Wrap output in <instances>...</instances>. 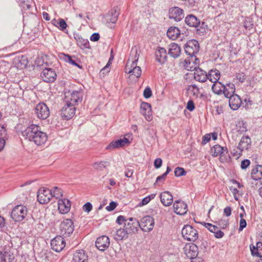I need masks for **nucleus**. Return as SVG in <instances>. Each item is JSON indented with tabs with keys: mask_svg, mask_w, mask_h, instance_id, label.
<instances>
[{
	"mask_svg": "<svg viewBox=\"0 0 262 262\" xmlns=\"http://www.w3.org/2000/svg\"><path fill=\"white\" fill-rule=\"evenodd\" d=\"M22 136L29 141L34 142L37 146L44 144L48 140L46 133L40 130V127L35 124H31L21 132Z\"/></svg>",
	"mask_w": 262,
	"mask_h": 262,
	"instance_id": "nucleus-1",
	"label": "nucleus"
},
{
	"mask_svg": "<svg viewBox=\"0 0 262 262\" xmlns=\"http://www.w3.org/2000/svg\"><path fill=\"white\" fill-rule=\"evenodd\" d=\"M199 61H193L191 63L189 61L187 63L186 68L188 70L194 71L193 73L194 79L200 82L203 83L208 79V76L206 72L199 67Z\"/></svg>",
	"mask_w": 262,
	"mask_h": 262,
	"instance_id": "nucleus-2",
	"label": "nucleus"
},
{
	"mask_svg": "<svg viewBox=\"0 0 262 262\" xmlns=\"http://www.w3.org/2000/svg\"><path fill=\"white\" fill-rule=\"evenodd\" d=\"M132 53H134V57L132 59V61L129 67L128 62H127L126 67L125 68V72L129 74L130 75H134L137 78H139L141 76L142 72L141 68L137 66L139 55L138 54L136 49L134 52L133 50H132Z\"/></svg>",
	"mask_w": 262,
	"mask_h": 262,
	"instance_id": "nucleus-3",
	"label": "nucleus"
},
{
	"mask_svg": "<svg viewBox=\"0 0 262 262\" xmlns=\"http://www.w3.org/2000/svg\"><path fill=\"white\" fill-rule=\"evenodd\" d=\"M200 49V45L198 41L195 39H191L188 40L184 46V50L186 54L190 56L191 58L194 57V61H199V59L196 57L195 55L199 52Z\"/></svg>",
	"mask_w": 262,
	"mask_h": 262,
	"instance_id": "nucleus-4",
	"label": "nucleus"
},
{
	"mask_svg": "<svg viewBox=\"0 0 262 262\" xmlns=\"http://www.w3.org/2000/svg\"><path fill=\"white\" fill-rule=\"evenodd\" d=\"M27 213V208L25 206L19 205L12 209L11 217L15 222H21L25 219Z\"/></svg>",
	"mask_w": 262,
	"mask_h": 262,
	"instance_id": "nucleus-5",
	"label": "nucleus"
},
{
	"mask_svg": "<svg viewBox=\"0 0 262 262\" xmlns=\"http://www.w3.org/2000/svg\"><path fill=\"white\" fill-rule=\"evenodd\" d=\"M211 151L213 157L220 156L219 160L221 162L224 163L227 161L229 156L227 147H224L216 144L211 148Z\"/></svg>",
	"mask_w": 262,
	"mask_h": 262,
	"instance_id": "nucleus-6",
	"label": "nucleus"
},
{
	"mask_svg": "<svg viewBox=\"0 0 262 262\" xmlns=\"http://www.w3.org/2000/svg\"><path fill=\"white\" fill-rule=\"evenodd\" d=\"M182 235L185 239L195 242L199 237L198 231L192 226L186 225L182 229Z\"/></svg>",
	"mask_w": 262,
	"mask_h": 262,
	"instance_id": "nucleus-7",
	"label": "nucleus"
},
{
	"mask_svg": "<svg viewBox=\"0 0 262 262\" xmlns=\"http://www.w3.org/2000/svg\"><path fill=\"white\" fill-rule=\"evenodd\" d=\"M74 223L71 219L64 220L60 225L61 234L65 237L69 236L74 231Z\"/></svg>",
	"mask_w": 262,
	"mask_h": 262,
	"instance_id": "nucleus-8",
	"label": "nucleus"
},
{
	"mask_svg": "<svg viewBox=\"0 0 262 262\" xmlns=\"http://www.w3.org/2000/svg\"><path fill=\"white\" fill-rule=\"evenodd\" d=\"M37 201L41 204H45L50 202L52 198L50 189L45 187L40 188L37 192Z\"/></svg>",
	"mask_w": 262,
	"mask_h": 262,
	"instance_id": "nucleus-9",
	"label": "nucleus"
},
{
	"mask_svg": "<svg viewBox=\"0 0 262 262\" xmlns=\"http://www.w3.org/2000/svg\"><path fill=\"white\" fill-rule=\"evenodd\" d=\"M35 113L37 117L42 120L48 118L50 115V110L48 106L43 102L37 104L35 108Z\"/></svg>",
	"mask_w": 262,
	"mask_h": 262,
	"instance_id": "nucleus-10",
	"label": "nucleus"
},
{
	"mask_svg": "<svg viewBox=\"0 0 262 262\" xmlns=\"http://www.w3.org/2000/svg\"><path fill=\"white\" fill-rule=\"evenodd\" d=\"M139 227L144 232H149L152 230L154 225L155 220L150 215L144 216L140 222Z\"/></svg>",
	"mask_w": 262,
	"mask_h": 262,
	"instance_id": "nucleus-11",
	"label": "nucleus"
},
{
	"mask_svg": "<svg viewBox=\"0 0 262 262\" xmlns=\"http://www.w3.org/2000/svg\"><path fill=\"white\" fill-rule=\"evenodd\" d=\"M51 246L52 250L55 252H59L65 247L66 241L61 236H56L51 240Z\"/></svg>",
	"mask_w": 262,
	"mask_h": 262,
	"instance_id": "nucleus-12",
	"label": "nucleus"
},
{
	"mask_svg": "<svg viewBox=\"0 0 262 262\" xmlns=\"http://www.w3.org/2000/svg\"><path fill=\"white\" fill-rule=\"evenodd\" d=\"M42 80L46 82H53L56 79V72L51 68H45L40 74Z\"/></svg>",
	"mask_w": 262,
	"mask_h": 262,
	"instance_id": "nucleus-13",
	"label": "nucleus"
},
{
	"mask_svg": "<svg viewBox=\"0 0 262 262\" xmlns=\"http://www.w3.org/2000/svg\"><path fill=\"white\" fill-rule=\"evenodd\" d=\"M184 251L186 256L191 259H196L198 254V247L193 243L187 244L184 248Z\"/></svg>",
	"mask_w": 262,
	"mask_h": 262,
	"instance_id": "nucleus-14",
	"label": "nucleus"
},
{
	"mask_svg": "<svg viewBox=\"0 0 262 262\" xmlns=\"http://www.w3.org/2000/svg\"><path fill=\"white\" fill-rule=\"evenodd\" d=\"M76 108L75 105L71 104L70 102H67L63 107L61 115L66 120L71 119L75 114Z\"/></svg>",
	"mask_w": 262,
	"mask_h": 262,
	"instance_id": "nucleus-15",
	"label": "nucleus"
},
{
	"mask_svg": "<svg viewBox=\"0 0 262 262\" xmlns=\"http://www.w3.org/2000/svg\"><path fill=\"white\" fill-rule=\"evenodd\" d=\"M168 15L170 19H173L176 21L181 20L184 16L183 10L178 7L171 8L169 10Z\"/></svg>",
	"mask_w": 262,
	"mask_h": 262,
	"instance_id": "nucleus-16",
	"label": "nucleus"
},
{
	"mask_svg": "<svg viewBox=\"0 0 262 262\" xmlns=\"http://www.w3.org/2000/svg\"><path fill=\"white\" fill-rule=\"evenodd\" d=\"M140 222L134 217H129L127 223H125L124 227L130 234L136 233L140 226Z\"/></svg>",
	"mask_w": 262,
	"mask_h": 262,
	"instance_id": "nucleus-17",
	"label": "nucleus"
},
{
	"mask_svg": "<svg viewBox=\"0 0 262 262\" xmlns=\"http://www.w3.org/2000/svg\"><path fill=\"white\" fill-rule=\"evenodd\" d=\"M110 245V238L105 235L98 237L95 242L96 247L100 250L104 251L107 249Z\"/></svg>",
	"mask_w": 262,
	"mask_h": 262,
	"instance_id": "nucleus-18",
	"label": "nucleus"
},
{
	"mask_svg": "<svg viewBox=\"0 0 262 262\" xmlns=\"http://www.w3.org/2000/svg\"><path fill=\"white\" fill-rule=\"evenodd\" d=\"M140 113L144 116L145 119L150 121L152 119L151 107L149 103L142 102L140 105Z\"/></svg>",
	"mask_w": 262,
	"mask_h": 262,
	"instance_id": "nucleus-19",
	"label": "nucleus"
},
{
	"mask_svg": "<svg viewBox=\"0 0 262 262\" xmlns=\"http://www.w3.org/2000/svg\"><path fill=\"white\" fill-rule=\"evenodd\" d=\"M71 206V202L67 199H59L58 202V209L60 213L66 214L69 212Z\"/></svg>",
	"mask_w": 262,
	"mask_h": 262,
	"instance_id": "nucleus-20",
	"label": "nucleus"
},
{
	"mask_svg": "<svg viewBox=\"0 0 262 262\" xmlns=\"http://www.w3.org/2000/svg\"><path fill=\"white\" fill-rule=\"evenodd\" d=\"M82 101V95L80 92L73 91L70 96L66 95V102H70L71 104L75 105L79 102Z\"/></svg>",
	"mask_w": 262,
	"mask_h": 262,
	"instance_id": "nucleus-21",
	"label": "nucleus"
},
{
	"mask_svg": "<svg viewBox=\"0 0 262 262\" xmlns=\"http://www.w3.org/2000/svg\"><path fill=\"white\" fill-rule=\"evenodd\" d=\"M174 212L179 215H184L188 211L187 205L183 201H176L173 204Z\"/></svg>",
	"mask_w": 262,
	"mask_h": 262,
	"instance_id": "nucleus-22",
	"label": "nucleus"
},
{
	"mask_svg": "<svg viewBox=\"0 0 262 262\" xmlns=\"http://www.w3.org/2000/svg\"><path fill=\"white\" fill-rule=\"evenodd\" d=\"M242 103V100L238 95L234 94L230 96L229 104L232 110H237L241 106Z\"/></svg>",
	"mask_w": 262,
	"mask_h": 262,
	"instance_id": "nucleus-23",
	"label": "nucleus"
},
{
	"mask_svg": "<svg viewBox=\"0 0 262 262\" xmlns=\"http://www.w3.org/2000/svg\"><path fill=\"white\" fill-rule=\"evenodd\" d=\"M129 143L128 139L123 138V139H118L112 142L106 147L107 149H112L115 148H118L123 147L125 144Z\"/></svg>",
	"mask_w": 262,
	"mask_h": 262,
	"instance_id": "nucleus-24",
	"label": "nucleus"
},
{
	"mask_svg": "<svg viewBox=\"0 0 262 262\" xmlns=\"http://www.w3.org/2000/svg\"><path fill=\"white\" fill-rule=\"evenodd\" d=\"M156 60L160 64H163L167 59V52L165 48L159 47L155 52Z\"/></svg>",
	"mask_w": 262,
	"mask_h": 262,
	"instance_id": "nucleus-25",
	"label": "nucleus"
},
{
	"mask_svg": "<svg viewBox=\"0 0 262 262\" xmlns=\"http://www.w3.org/2000/svg\"><path fill=\"white\" fill-rule=\"evenodd\" d=\"M160 198L161 203L165 206H169L172 203L173 196L168 191L162 192L160 195Z\"/></svg>",
	"mask_w": 262,
	"mask_h": 262,
	"instance_id": "nucleus-26",
	"label": "nucleus"
},
{
	"mask_svg": "<svg viewBox=\"0 0 262 262\" xmlns=\"http://www.w3.org/2000/svg\"><path fill=\"white\" fill-rule=\"evenodd\" d=\"M74 38L76 40L77 45L82 49L89 48V41L87 39H84L78 33H74Z\"/></svg>",
	"mask_w": 262,
	"mask_h": 262,
	"instance_id": "nucleus-27",
	"label": "nucleus"
},
{
	"mask_svg": "<svg viewBox=\"0 0 262 262\" xmlns=\"http://www.w3.org/2000/svg\"><path fill=\"white\" fill-rule=\"evenodd\" d=\"M73 260L74 262H88V257L84 251L79 250L74 253Z\"/></svg>",
	"mask_w": 262,
	"mask_h": 262,
	"instance_id": "nucleus-28",
	"label": "nucleus"
},
{
	"mask_svg": "<svg viewBox=\"0 0 262 262\" xmlns=\"http://www.w3.org/2000/svg\"><path fill=\"white\" fill-rule=\"evenodd\" d=\"M185 23L190 27L197 28L200 25V20L192 14L188 15L185 18Z\"/></svg>",
	"mask_w": 262,
	"mask_h": 262,
	"instance_id": "nucleus-29",
	"label": "nucleus"
},
{
	"mask_svg": "<svg viewBox=\"0 0 262 262\" xmlns=\"http://www.w3.org/2000/svg\"><path fill=\"white\" fill-rule=\"evenodd\" d=\"M251 140L249 136L243 137L238 144L237 148L242 152L248 150L251 147Z\"/></svg>",
	"mask_w": 262,
	"mask_h": 262,
	"instance_id": "nucleus-30",
	"label": "nucleus"
},
{
	"mask_svg": "<svg viewBox=\"0 0 262 262\" xmlns=\"http://www.w3.org/2000/svg\"><path fill=\"white\" fill-rule=\"evenodd\" d=\"M250 249L251 254L253 256L261 257H262V243L258 242L256 245H250Z\"/></svg>",
	"mask_w": 262,
	"mask_h": 262,
	"instance_id": "nucleus-31",
	"label": "nucleus"
},
{
	"mask_svg": "<svg viewBox=\"0 0 262 262\" xmlns=\"http://www.w3.org/2000/svg\"><path fill=\"white\" fill-rule=\"evenodd\" d=\"M181 53V49L179 46L176 43H172L169 46L168 54L172 57L176 58L179 57Z\"/></svg>",
	"mask_w": 262,
	"mask_h": 262,
	"instance_id": "nucleus-32",
	"label": "nucleus"
},
{
	"mask_svg": "<svg viewBox=\"0 0 262 262\" xmlns=\"http://www.w3.org/2000/svg\"><path fill=\"white\" fill-rule=\"evenodd\" d=\"M251 178L255 181L262 179V165H257L251 170Z\"/></svg>",
	"mask_w": 262,
	"mask_h": 262,
	"instance_id": "nucleus-33",
	"label": "nucleus"
},
{
	"mask_svg": "<svg viewBox=\"0 0 262 262\" xmlns=\"http://www.w3.org/2000/svg\"><path fill=\"white\" fill-rule=\"evenodd\" d=\"M130 233L128 232V230L126 228L124 229L120 228L116 231V233L114 236V238L116 241H122L124 239H126L128 237V235Z\"/></svg>",
	"mask_w": 262,
	"mask_h": 262,
	"instance_id": "nucleus-34",
	"label": "nucleus"
},
{
	"mask_svg": "<svg viewBox=\"0 0 262 262\" xmlns=\"http://www.w3.org/2000/svg\"><path fill=\"white\" fill-rule=\"evenodd\" d=\"M180 30L176 27H170L167 31V36L172 40L177 39L180 36Z\"/></svg>",
	"mask_w": 262,
	"mask_h": 262,
	"instance_id": "nucleus-35",
	"label": "nucleus"
},
{
	"mask_svg": "<svg viewBox=\"0 0 262 262\" xmlns=\"http://www.w3.org/2000/svg\"><path fill=\"white\" fill-rule=\"evenodd\" d=\"M208 79L211 82L219 81L220 78L221 73L217 69L211 70L207 74Z\"/></svg>",
	"mask_w": 262,
	"mask_h": 262,
	"instance_id": "nucleus-36",
	"label": "nucleus"
},
{
	"mask_svg": "<svg viewBox=\"0 0 262 262\" xmlns=\"http://www.w3.org/2000/svg\"><path fill=\"white\" fill-rule=\"evenodd\" d=\"M212 85V92L217 95H221L223 88H225V85L219 81L213 82Z\"/></svg>",
	"mask_w": 262,
	"mask_h": 262,
	"instance_id": "nucleus-37",
	"label": "nucleus"
},
{
	"mask_svg": "<svg viewBox=\"0 0 262 262\" xmlns=\"http://www.w3.org/2000/svg\"><path fill=\"white\" fill-rule=\"evenodd\" d=\"M14 256L7 252H0V262H13Z\"/></svg>",
	"mask_w": 262,
	"mask_h": 262,
	"instance_id": "nucleus-38",
	"label": "nucleus"
},
{
	"mask_svg": "<svg viewBox=\"0 0 262 262\" xmlns=\"http://www.w3.org/2000/svg\"><path fill=\"white\" fill-rule=\"evenodd\" d=\"M108 165L109 163L107 161L96 162L93 164L94 168L98 171L103 170Z\"/></svg>",
	"mask_w": 262,
	"mask_h": 262,
	"instance_id": "nucleus-39",
	"label": "nucleus"
},
{
	"mask_svg": "<svg viewBox=\"0 0 262 262\" xmlns=\"http://www.w3.org/2000/svg\"><path fill=\"white\" fill-rule=\"evenodd\" d=\"M236 129L240 134L246 132L247 130L246 122H244L243 121L238 122L236 124Z\"/></svg>",
	"mask_w": 262,
	"mask_h": 262,
	"instance_id": "nucleus-40",
	"label": "nucleus"
},
{
	"mask_svg": "<svg viewBox=\"0 0 262 262\" xmlns=\"http://www.w3.org/2000/svg\"><path fill=\"white\" fill-rule=\"evenodd\" d=\"M50 191L52 192V198L54 197L57 199H60V198L63 196L62 190L57 187H54Z\"/></svg>",
	"mask_w": 262,
	"mask_h": 262,
	"instance_id": "nucleus-41",
	"label": "nucleus"
},
{
	"mask_svg": "<svg viewBox=\"0 0 262 262\" xmlns=\"http://www.w3.org/2000/svg\"><path fill=\"white\" fill-rule=\"evenodd\" d=\"M188 90L189 91L194 97H198L200 94V90L195 84L189 85Z\"/></svg>",
	"mask_w": 262,
	"mask_h": 262,
	"instance_id": "nucleus-42",
	"label": "nucleus"
},
{
	"mask_svg": "<svg viewBox=\"0 0 262 262\" xmlns=\"http://www.w3.org/2000/svg\"><path fill=\"white\" fill-rule=\"evenodd\" d=\"M63 55H64V59L67 62L77 67L79 69H82V66L76 63V61L73 59L72 57L70 55L66 54H63Z\"/></svg>",
	"mask_w": 262,
	"mask_h": 262,
	"instance_id": "nucleus-43",
	"label": "nucleus"
},
{
	"mask_svg": "<svg viewBox=\"0 0 262 262\" xmlns=\"http://www.w3.org/2000/svg\"><path fill=\"white\" fill-rule=\"evenodd\" d=\"M118 15L119 13L116 11H115L114 12H112V14L107 16V20L108 22L115 24L118 20Z\"/></svg>",
	"mask_w": 262,
	"mask_h": 262,
	"instance_id": "nucleus-44",
	"label": "nucleus"
},
{
	"mask_svg": "<svg viewBox=\"0 0 262 262\" xmlns=\"http://www.w3.org/2000/svg\"><path fill=\"white\" fill-rule=\"evenodd\" d=\"M216 223L220 228L223 229H225L229 225L228 220L225 219L220 220L218 222H216Z\"/></svg>",
	"mask_w": 262,
	"mask_h": 262,
	"instance_id": "nucleus-45",
	"label": "nucleus"
},
{
	"mask_svg": "<svg viewBox=\"0 0 262 262\" xmlns=\"http://www.w3.org/2000/svg\"><path fill=\"white\" fill-rule=\"evenodd\" d=\"M156 196V194L152 193L144 198H143L142 201L140 203V205L143 206L147 204L151 200L154 199Z\"/></svg>",
	"mask_w": 262,
	"mask_h": 262,
	"instance_id": "nucleus-46",
	"label": "nucleus"
},
{
	"mask_svg": "<svg viewBox=\"0 0 262 262\" xmlns=\"http://www.w3.org/2000/svg\"><path fill=\"white\" fill-rule=\"evenodd\" d=\"M186 172L183 168L177 167L174 169V175L176 177H179L185 176Z\"/></svg>",
	"mask_w": 262,
	"mask_h": 262,
	"instance_id": "nucleus-47",
	"label": "nucleus"
},
{
	"mask_svg": "<svg viewBox=\"0 0 262 262\" xmlns=\"http://www.w3.org/2000/svg\"><path fill=\"white\" fill-rule=\"evenodd\" d=\"M58 24V26H57L56 27L58 28L61 31H64L68 27L67 23L62 18H59Z\"/></svg>",
	"mask_w": 262,
	"mask_h": 262,
	"instance_id": "nucleus-48",
	"label": "nucleus"
},
{
	"mask_svg": "<svg viewBox=\"0 0 262 262\" xmlns=\"http://www.w3.org/2000/svg\"><path fill=\"white\" fill-rule=\"evenodd\" d=\"M236 79L240 82L243 83L246 78V76L244 72L236 73L235 74Z\"/></svg>",
	"mask_w": 262,
	"mask_h": 262,
	"instance_id": "nucleus-49",
	"label": "nucleus"
},
{
	"mask_svg": "<svg viewBox=\"0 0 262 262\" xmlns=\"http://www.w3.org/2000/svg\"><path fill=\"white\" fill-rule=\"evenodd\" d=\"M234 92H230L227 86L225 85V88H223L222 89V94H224L226 98H230V96L234 95Z\"/></svg>",
	"mask_w": 262,
	"mask_h": 262,
	"instance_id": "nucleus-50",
	"label": "nucleus"
},
{
	"mask_svg": "<svg viewBox=\"0 0 262 262\" xmlns=\"http://www.w3.org/2000/svg\"><path fill=\"white\" fill-rule=\"evenodd\" d=\"M128 219H127L124 216L119 215L116 220V223L119 225H122L123 223H127Z\"/></svg>",
	"mask_w": 262,
	"mask_h": 262,
	"instance_id": "nucleus-51",
	"label": "nucleus"
},
{
	"mask_svg": "<svg viewBox=\"0 0 262 262\" xmlns=\"http://www.w3.org/2000/svg\"><path fill=\"white\" fill-rule=\"evenodd\" d=\"M152 95V92L149 87H146L143 92V96L145 98H149Z\"/></svg>",
	"mask_w": 262,
	"mask_h": 262,
	"instance_id": "nucleus-52",
	"label": "nucleus"
},
{
	"mask_svg": "<svg viewBox=\"0 0 262 262\" xmlns=\"http://www.w3.org/2000/svg\"><path fill=\"white\" fill-rule=\"evenodd\" d=\"M7 133L5 127L0 124V139H5Z\"/></svg>",
	"mask_w": 262,
	"mask_h": 262,
	"instance_id": "nucleus-53",
	"label": "nucleus"
},
{
	"mask_svg": "<svg viewBox=\"0 0 262 262\" xmlns=\"http://www.w3.org/2000/svg\"><path fill=\"white\" fill-rule=\"evenodd\" d=\"M92 205L90 202H87L83 206V210L87 213L90 212L92 210Z\"/></svg>",
	"mask_w": 262,
	"mask_h": 262,
	"instance_id": "nucleus-54",
	"label": "nucleus"
},
{
	"mask_svg": "<svg viewBox=\"0 0 262 262\" xmlns=\"http://www.w3.org/2000/svg\"><path fill=\"white\" fill-rule=\"evenodd\" d=\"M117 206V203L116 202L112 201L108 206L106 207V209L108 211H111L114 210Z\"/></svg>",
	"mask_w": 262,
	"mask_h": 262,
	"instance_id": "nucleus-55",
	"label": "nucleus"
},
{
	"mask_svg": "<svg viewBox=\"0 0 262 262\" xmlns=\"http://www.w3.org/2000/svg\"><path fill=\"white\" fill-rule=\"evenodd\" d=\"M250 164V161L248 159H245L242 161L241 164V167L243 169H246Z\"/></svg>",
	"mask_w": 262,
	"mask_h": 262,
	"instance_id": "nucleus-56",
	"label": "nucleus"
},
{
	"mask_svg": "<svg viewBox=\"0 0 262 262\" xmlns=\"http://www.w3.org/2000/svg\"><path fill=\"white\" fill-rule=\"evenodd\" d=\"M162 164V160L159 158L155 160L154 166L156 168L158 169L161 167Z\"/></svg>",
	"mask_w": 262,
	"mask_h": 262,
	"instance_id": "nucleus-57",
	"label": "nucleus"
},
{
	"mask_svg": "<svg viewBox=\"0 0 262 262\" xmlns=\"http://www.w3.org/2000/svg\"><path fill=\"white\" fill-rule=\"evenodd\" d=\"M211 139V135L210 134H207L206 135H205L203 137V139H202V144L204 145V144H206L207 143H208V142L210 141Z\"/></svg>",
	"mask_w": 262,
	"mask_h": 262,
	"instance_id": "nucleus-58",
	"label": "nucleus"
},
{
	"mask_svg": "<svg viewBox=\"0 0 262 262\" xmlns=\"http://www.w3.org/2000/svg\"><path fill=\"white\" fill-rule=\"evenodd\" d=\"M247 226V222L244 219H241L239 221V227L238 228L239 231H242L244 228Z\"/></svg>",
	"mask_w": 262,
	"mask_h": 262,
	"instance_id": "nucleus-59",
	"label": "nucleus"
},
{
	"mask_svg": "<svg viewBox=\"0 0 262 262\" xmlns=\"http://www.w3.org/2000/svg\"><path fill=\"white\" fill-rule=\"evenodd\" d=\"M187 109H188L190 111H192L195 108V106L193 101L189 100L187 103Z\"/></svg>",
	"mask_w": 262,
	"mask_h": 262,
	"instance_id": "nucleus-60",
	"label": "nucleus"
},
{
	"mask_svg": "<svg viewBox=\"0 0 262 262\" xmlns=\"http://www.w3.org/2000/svg\"><path fill=\"white\" fill-rule=\"evenodd\" d=\"M100 38V35L98 33H93L90 37V39L93 41H97Z\"/></svg>",
	"mask_w": 262,
	"mask_h": 262,
	"instance_id": "nucleus-61",
	"label": "nucleus"
},
{
	"mask_svg": "<svg viewBox=\"0 0 262 262\" xmlns=\"http://www.w3.org/2000/svg\"><path fill=\"white\" fill-rule=\"evenodd\" d=\"M224 214L226 216H229L231 214V208L230 207H226L224 209Z\"/></svg>",
	"mask_w": 262,
	"mask_h": 262,
	"instance_id": "nucleus-62",
	"label": "nucleus"
},
{
	"mask_svg": "<svg viewBox=\"0 0 262 262\" xmlns=\"http://www.w3.org/2000/svg\"><path fill=\"white\" fill-rule=\"evenodd\" d=\"M214 234L215 237L218 238H222L224 235L223 232L218 229L214 233Z\"/></svg>",
	"mask_w": 262,
	"mask_h": 262,
	"instance_id": "nucleus-63",
	"label": "nucleus"
},
{
	"mask_svg": "<svg viewBox=\"0 0 262 262\" xmlns=\"http://www.w3.org/2000/svg\"><path fill=\"white\" fill-rule=\"evenodd\" d=\"M227 87L228 88L229 91H230V92H235V86L234 84L232 83H227L226 85Z\"/></svg>",
	"mask_w": 262,
	"mask_h": 262,
	"instance_id": "nucleus-64",
	"label": "nucleus"
}]
</instances>
